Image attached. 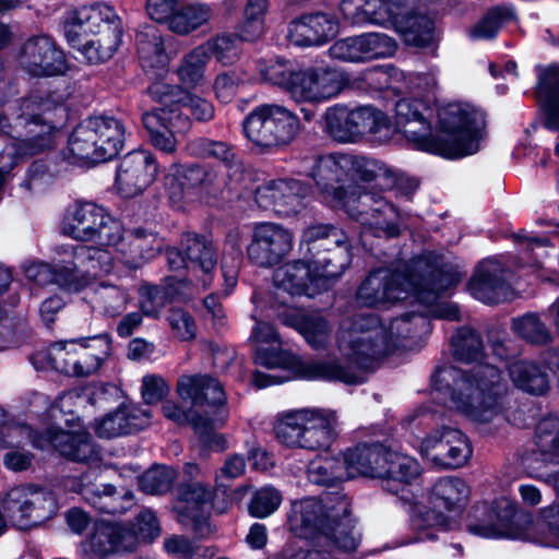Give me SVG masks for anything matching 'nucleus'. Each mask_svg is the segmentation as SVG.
Returning a JSON list of instances; mask_svg holds the SVG:
<instances>
[{"label": "nucleus", "mask_w": 559, "mask_h": 559, "mask_svg": "<svg viewBox=\"0 0 559 559\" xmlns=\"http://www.w3.org/2000/svg\"><path fill=\"white\" fill-rule=\"evenodd\" d=\"M213 497L211 487L203 483L181 484L177 488L175 511L178 521L190 526L200 537L211 533L209 506Z\"/></svg>", "instance_id": "obj_28"}, {"label": "nucleus", "mask_w": 559, "mask_h": 559, "mask_svg": "<svg viewBox=\"0 0 559 559\" xmlns=\"http://www.w3.org/2000/svg\"><path fill=\"white\" fill-rule=\"evenodd\" d=\"M136 537V548L141 543H150L160 535V526L154 511L141 510L133 523H124Z\"/></svg>", "instance_id": "obj_63"}, {"label": "nucleus", "mask_w": 559, "mask_h": 559, "mask_svg": "<svg viewBox=\"0 0 559 559\" xmlns=\"http://www.w3.org/2000/svg\"><path fill=\"white\" fill-rule=\"evenodd\" d=\"M338 8L344 19L353 24L386 25L392 20L390 9L378 7L373 0H340Z\"/></svg>", "instance_id": "obj_49"}, {"label": "nucleus", "mask_w": 559, "mask_h": 559, "mask_svg": "<svg viewBox=\"0 0 559 559\" xmlns=\"http://www.w3.org/2000/svg\"><path fill=\"white\" fill-rule=\"evenodd\" d=\"M277 317L285 325L298 331L313 349H324L331 342L333 325L319 312L286 308L278 311Z\"/></svg>", "instance_id": "obj_34"}, {"label": "nucleus", "mask_w": 559, "mask_h": 559, "mask_svg": "<svg viewBox=\"0 0 559 559\" xmlns=\"http://www.w3.org/2000/svg\"><path fill=\"white\" fill-rule=\"evenodd\" d=\"M343 75L329 67L295 71L287 94L297 103L318 104L336 96L343 88Z\"/></svg>", "instance_id": "obj_25"}, {"label": "nucleus", "mask_w": 559, "mask_h": 559, "mask_svg": "<svg viewBox=\"0 0 559 559\" xmlns=\"http://www.w3.org/2000/svg\"><path fill=\"white\" fill-rule=\"evenodd\" d=\"M301 246L307 247L311 259H333V253L341 248L349 253L345 236L330 225L308 227L302 234Z\"/></svg>", "instance_id": "obj_42"}, {"label": "nucleus", "mask_w": 559, "mask_h": 559, "mask_svg": "<svg viewBox=\"0 0 559 559\" xmlns=\"http://www.w3.org/2000/svg\"><path fill=\"white\" fill-rule=\"evenodd\" d=\"M414 267L424 270L414 298L427 307V313L404 314L383 324L377 316L356 314L341 321L336 343L341 354L358 367H367L403 345L407 337H414L429 330L427 314L438 319L459 320L460 309L455 304L439 298L459 283V277L448 274L431 260L421 255Z\"/></svg>", "instance_id": "obj_1"}, {"label": "nucleus", "mask_w": 559, "mask_h": 559, "mask_svg": "<svg viewBox=\"0 0 559 559\" xmlns=\"http://www.w3.org/2000/svg\"><path fill=\"white\" fill-rule=\"evenodd\" d=\"M366 61L392 57L396 49V41L383 33H367L361 35Z\"/></svg>", "instance_id": "obj_64"}, {"label": "nucleus", "mask_w": 559, "mask_h": 559, "mask_svg": "<svg viewBox=\"0 0 559 559\" xmlns=\"http://www.w3.org/2000/svg\"><path fill=\"white\" fill-rule=\"evenodd\" d=\"M182 249L188 260V267L198 275L201 286L206 289L213 281L216 267V247L213 241L195 234H187L182 240Z\"/></svg>", "instance_id": "obj_38"}, {"label": "nucleus", "mask_w": 559, "mask_h": 559, "mask_svg": "<svg viewBox=\"0 0 559 559\" xmlns=\"http://www.w3.org/2000/svg\"><path fill=\"white\" fill-rule=\"evenodd\" d=\"M64 35L90 63H102L109 60L121 44V19L106 3L82 7L66 22Z\"/></svg>", "instance_id": "obj_9"}, {"label": "nucleus", "mask_w": 559, "mask_h": 559, "mask_svg": "<svg viewBox=\"0 0 559 559\" xmlns=\"http://www.w3.org/2000/svg\"><path fill=\"white\" fill-rule=\"evenodd\" d=\"M323 119L324 130L341 143H356L366 135L384 143L394 134L390 118L373 106L348 108L334 105L325 110Z\"/></svg>", "instance_id": "obj_14"}, {"label": "nucleus", "mask_w": 559, "mask_h": 559, "mask_svg": "<svg viewBox=\"0 0 559 559\" xmlns=\"http://www.w3.org/2000/svg\"><path fill=\"white\" fill-rule=\"evenodd\" d=\"M150 96L167 108L180 106L189 108L198 121H209L214 117V106L211 102L183 91L180 86L155 82L148 87Z\"/></svg>", "instance_id": "obj_37"}, {"label": "nucleus", "mask_w": 559, "mask_h": 559, "mask_svg": "<svg viewBox=\"0 0 559 559\" xmlns=\"http://www.w3.org/2000/svg\"><path fill=\"white\" fill-rule=\"evenodd\" d=\"M62 230L72 239L107 248L119 236L120 221L95 203H76L68 210Z\"/></svg>", "instance_id": "obj_19"}, {"label": "nucleus", "mask_w": 559, "mask_h": 559, "mask_svg": "<svg viewBox=\"0 0 559 559\" xmlns=\"http://www.w3.org/2000/svg\"><path fill=\"white\" fill-rule=\"evenodd\" d=\"M420 452L438 466L459 468L467 463L473 450L467 437L461 430L442 427L421 441Z\"/></svg>", "instance_id": "obj_26"}, {"label": "nucleus", "mask_w": 559, "mask_h": 559, "mask_svg": "<svg viewBox=\"0 0 559 559\" xmlns=\"http://www.w3.org/2000/svg\"><path fill=\"white\" fill-rule=\"evenodd\" d=\"M157 167L153 155L144 150L128 153L119 163L116 186L124 198L142 193L155 179Z\"/></svg>", "instance_id": "obj_30"}, {"label": "nucleus", "mask_w": 559, "mask_h": 559, "mask_svg": "<svg viewBox=\"0 0 559 559\" xmlns=\"http://www.w3.org/2000/svg\"><path fill=\"white\" fill-rule=\"evenodd\" d=\"M293 248L292 230L277 223H257L247 246V257L252 264L269 269L286 259Z\"/></svg>", "instance_id": "obj_22"}, {"label": "nucleus", "mask_w": 559, "mask_h": 559, "mask_svg": "<svg viewBox=\"0 0 559 559\" xmlns=\"http://www.w3.org/2000/svg\"><path fill=\"white\" fill-rule=\"evenodd\" d=\"M176 392L183 401H189L193 407L207 406L209 417H214L218 409H226L227 396L223 384L207 373L182 374L177 380Z\"/></svg>", "instance_id": "obj_31"}, {"label": "nucleus", "mask_w": 559, "mask_h": 559, "mask_svg": "<svg viewBox=\"0 0 559 559\" xmlns=\"http://www.w3.org/2000/svg\"><path fill=\"white\" fill-rule=\"evenodd\" d=\"M136 550V537L122 522L100 520L80 543L82 559H106Z\"/></svg>", "instance_id": "obj_23"}, {"label": "nucleus", "mask_w": 559, "mask_h": 559, "mask_svg": "<svg viewBox=\"0 0 559 559\" xmlns=\"http://www.w3.org/2000/svg\"><path fill=\"white\" fill-rule=\"evenodd\" d=\"M210 58L202 45L185 53L177 69L179 81L188 87H197L205 80V70Z\"/></svg>", "instance_id": "obj_56"}, {"label": "nucleus", "mask_w": 559, "mask_h": 559, "mask_svg": "<svg viewBox=\"0 0 559 559\" xmlns=\"http://www.w3.org/2000/svg\"><path fill=\"white\" fill-rule=\"evenodd\" d=\"M537 95L544 106L545 127L558 132L555 152L559 156V64H551L539 74Z\"/></svg>", "instance_id": "obj_43"}, {"label": "nucleus", "mask_w": 559, "mask_h": 559, "mask_svg": "<svg viewBox=\"0 0 559 559\" xmlns=\"http://www.w3.org/2000/svg\"><path fill=\"white\" fill-rule=\"evenodd\" d=\"M187 151L192 156L203 158H215L221 160L227 167H229L230 170H233L234 175L237 176V178H240L241 174L246 173L242 171L241 166L239 164L234 163V151L225 142L198 138L188 142Z\"/></svg>", "instance_id": "obj_53"}, {"label": "nucleus", "mask_w": 559, "mask_h": 559, "mask_svg": "<svg viewBox=\"0 0 559 559\" xmlns=\"http://www.w3.org/2000/svg\"><path fill=\"white\" fill-rule=\"evenodd\" d=\"M266 9L267 0H247L243 21L239 26L240 35L245 40H254L262 35Z\"/></svg>", "instance_id": "obj_59"}, {"label": "nucleus", "mask_w": 559, "mask_h": 559, "mask_svg": "<svg viewBox=\"0 0 559 559\" xmlns=\"http://www.w3.org/2000/svg\"><path fill=\"white\" fill-rule=\"evenodd\" d=\"M432 381L437 391L453 381L451 406L468 419L498 426L508 421L509 383L497 367L478 365L471 371L442 367L432 376Z\"/></svg>", "instance_id": "obj_5"}, {"label": "nucleus", "mask_w": 559, "mask_h": 559, "mask_svg": "<svg viewBox=\"0 0 559 559\" xmlns=\"http://www.w3.org/2000/svg\"><path fill=\"white\" fill-rule=\"evenodd\" d=\"M512 330L521 338L533 344H546L551 335L536 313H525L512 320Z\"/></svg>", "instance_id": "obj_58"}, {"label": "nucleus", "mask_w": 559, "mask_h": 559, "mask_svg": "<svg viewBox=\"0 0 559 559\" xmlns=\"http://www.w3.org/2000/svg\"><path fill=\"white\" fill-rule=\"evenodd\" d=\"M118 235L107 249L112 254L114 264L119 262L130 270H136L153 260L163 247L158 235L144 227L124 229L120 223Z\"/></svg>", "instance_id": "obj_24"}, {"label": "nucleus", "mask_w": 559, "mask_h": 559, "mask_svg": "<svg viewBox=\"0 0 559 559\" xmlns=\"http://www.w3.org/2000/svg\"><path fill=\"white\" fill-rule=\"evenodd\" d=\"M350 162L349 173L362 181H374L382 190L391 189L396 183L394 170L378 159L350 155Z\"/></svg>", "instance_id": "obj_51"}, {"label": "nucleus", "mask_w": 559, "mask_h": 559, "mask_svg": "<svg viewBox=\"0 0 559 559\" xmlns=\"http://www.w3.org/2000/svg\"><path fill=\"white\" fill-rule=\"evenodd\" d=\"M283 500L282 493L274 487L265 486L254 492L249 503L252 516L264 519L274 513Z\"/></svg>", "instance_id": "obj_61"}, {"label": "nucleus", "mask_w": 559, "mask_h": 559, "mask_svg": "<svg viewBox=\"0 0 559 559\" xmlns=\"http://www.w3.org/2000/svg\"><path fill=\"white\" fill-rule=\"evenodd\" d=\"M142 121L150 134L152 145L165 153L176 151L175 133L185 132L190 128V120L183 112L166 106L143 114Z\"/></svg>", "instance_id": "obj_32"}, {"label": "nucleus", "mask_w": 559, "mask_h": 559, "mask_svg": "<svg viewBox=\"0 0 559 559\" xmlns=\"http://www.w3.org/2000/svg\"><path fill=\"white\" fill-rule=\"evenodd\" d=\"M63 111L53 94L36 92L0 108V134L14 141L19 153L36 154L53 144L56 126L52 117Z\"/></svg>", "instance_id": "obj_7"}, {"label": "nucleus", "mask_w": 559, "mask_h": 559, "mask_svg": "<svg viewBox=\"0 0 559 559\" xmlns=\"http://www.w3.org/2000/svg\"><path fill=\"white\" fill-rule=\"evenodd\" d=\"M229 189L242 199L252 195L259 207L284 216L296 214L301 199L308 193V189L298 180H272L259 185L254 182L253 175L247 171L240 178H231Z\"/></svg>", "instance_id": "obj_18"}, {"label": "nucleus", "mask_w": 559, "mask_h": 559, "mask_svg": "<svg viewBox=\"0 0 559 559\" xmlns=\"http://www.w3.org/2000/svg\"><path fill=\"white\" fill-rule=\"evenodd\" d=\"M130 299L127 289L103 283L93 290L90 302L95 311L105 317L115 318L127 309Z\"/></svg>", "instance_id": "obj_48"}, {"label": "nucleus", "mask_w": 559, "mask_h": 559, "mask_svg": "<svg viewBox=\"0 0 559 559\" xmlns=\"http://www.w3.org/2000/svg\"><path fill=\"white\" fill-rule=\"evenodd\" d=\"M245 136L261 148L290 144L301 130L298 116L280 104H263L253 108L242 121Z\"/></svg>", "instance_id": "obj_15"}, {"label": "nucleus", "mask_w": 559, "mask_h": 559, "mask_svg": "<svg viewBox=\"0 0 559 559\" xmlns=\"http://www.w3.org/2000/svg\"><path fill=\"white\" fill-rule=\"evenodd\" d=\"M350 263V253L338 249L333 259L295 260L280 266L273 274L278 290L290 296L313 297L340 277Z\"/></svg>", "instance_id": "obj_12"}, {"label": "nucleus", "mask_w": 559, "mask_h": 559, "mask_svg": "<svg viewBox=\"0 0 559 559\" xmlns=\"http://www.w3.org/2000/svg\"><path fill=\"white\" fill-rule=\"evenodd\" d=\"M177 472L169 466L158 465L146 471L139 479L141 489L150 495L167 492L175 479Z\"/></svg>", "instance_id": "obj_60"}, {"label": "nucleus", "mask_w": 559, "mask_h": 559, "mask_svg": "<svg viewBox=\"0 0 559 559\" xmlns=\"http://www.w3.org/2000/svg\"><path fill=\"white\" fill-rule=\"evenodd\" d=\"M19 64L28 74L38 78L63 74L67 70L63 51L47 36L29 38L22 48Z\"/></svg>", "instance_id": "obj_29"}, {"label": "nucleus", "mask_w": 559, "mask_h": 559, "mask_svg": "<svg viewBox=\"0 0 559 559\" xmlns=\"http://www.w3.org/2000/svg\"><path fill=\"white\" fill-rule=\"evenodd\" d=\"M58 254V286L71 293L85 288L92 277L114 270V258L107 248L67 246L61 247Z\"/></svg>", "instance_id": "obj_17"}, {"label": "nucleus", "mask_w": 559, "mask_h": 559, "mask_svg": "<svg viewBox=\"0 0 559 559\" xmlns=\"http://www.w3.org/2000/svg\"><path fill=\"white\" fill-rule=\"evenodd\" d=\"M258 71L263 81L282 87L287 93L295 71L283 59L259 60Z\"/></svg>", "instance_id": "obj_62"}, {"label": "nucleus", "mask_w": 559, "mask_h": 559, "mask_svg": "<svg viewBox=\"0 0 559 559\" xmlns=\"http://www.w3.org/2000/svg\"><path fill=\"white\" fill-rule=\"evenodd\" d=\"M163 414L176 424H190L204 449L224 451L227 449L225 437L216 430L223 427L227 420L228 412L218 409L214 417L201 414L194 409L183 411L177 403L166 401L162 406Z\"/></svg>", "instance_id": "obj_27"}, {"label": "nucleus", "mask_w": 559, "mask_h": 559, "mask_svg": "<svg viewBox=\"0 0 559 559\" xmlns=\"http://www.w3.org/2000/svg\"><path fill=\"white\" fill-rule=\"evenodd\" d=\"M344 463L348 478L364 476L381 480L382 488L391 493H400L401 501L408 506L412 513V525L418 532L416 540L435 539L433 525L439 520V514L419 510V502L408 498L405 492L411 483L420 473L418 462L409 455L393 451L383 444H358L344 453Z\"/></svg>", "instance_id": "obj_3"}, {"label": "nucleus", "mask_w": 559, "mask_h": 559, "mask_svg": "<svg viewBox=\"0 0 559 559\" xmlns=\"http://www.w3.org/2000/svg\"><path fill=\"white\" fill-rule=\"evenodd\" d=\"M251 340L255 349V362L271 369H283L289 376L278 378L255 371L252 382L258 389L282 383L290 378L307 380L340 381L345 384H360L365 381L358 367L344 366L340 361H310L282 348V341L274 326L258 321L252 329Z\"/></svg>", "instance_id": "obj_6"}, {"label": "nucleus", "mask_w": 559, "mask_h": 559, "mask_svg": "<svg viewBox=\"0 0 559 559\" xmlns=\"http://www.w3.org/2000/svg\"><path fill=\"white\" fill-rule=\"evenodd\" d=\"M472 296L484 304H498L506 297V269L497 259L479 263L468 283Z\"/></svg>", "instance_id": "obj_36"}, {"label": "nucleus", "mask_w": 559, "mask_h": 559, "mask_svg": "<svg viewBox=\"0 0 559 559\" xmlns=\"http://www.w3.org/2000/svg\"><path fill=\"white\" fill-rule=\"evenodd\" d=\"M82 352L76 350L73 377H90L96 373L111 354L112 341L108 333L81 338Z\"/></svg>", "instance_id": "obj_41"}, {"label": "nucleus", "mask_w": 559, "mask_h": 559, "mask_svg": "<svg viewBox=\"0 0 559 559\" xmlns=\"http://www.w3.org/2000/svg\"><path fill=\"white\" fill-rule=\"evenodd\" d=\"M335 412L324 408H298L280 413L274 433L283 445L308 451L328 449L334 440Z\"/></svg>", "instance_id": "obj_11"}, {"label": "nucleus", "mask_w": 559, "mask_h": 559, "mask_svg": "<svg viewBox=\"0 0 559 559\" xmlns=\"http://www.w3.org/2000/svg\"><path fill=\"white\" fill-rule=\"evenodd\" d=\"M213 15V8L207 3L181 4L179 2L166 27L178 36H187L206 25Z\"/></svg>", "instance_id": "obj_45"}, {"label": "nucleus", "mask_w": 559, "mask_h": 559, "mask_svg": "<svg viewBox=\"0 0 559 559\" xmlns=\"http://www.w3.org/2000/svg\"><path fill=\"white\" fill-rule=\"evenodd\" d=\"M124 140V127L109 116H93L81 121L68 140L70 157L79 163H103L118 155Z\"/></svg>", "instance_id": "obj_13"}, {"label": "nucleus", "mask_w": 559, "mask_h": 559, "mask_svg": "<svg viewBox=\"0 0 559 559\" xmlns=\"http://www.w3.org/2000/svg\"><path fill=\"white\" fill-rule=\"evenodd\" d=\"M84 500L99 512L120 514L127 512L134 502L133 493L129 490L118 491L108 484H80L73 487Z\"/></svg>", "instance_id": "obj_40"}, {"label": "nucleus", "mask_w": 559, "mask_h": 559, "mask_svg": "<svg viewBox=\"0 0 559 559\" xmlns=\"http://www.w3.org/2000/svg\"><path fill=\"white\" fill-rule=\"evenodd\" d=\"M242 40L245 39L240 34L224 33L209 38L201 45L210 59L214 57L218 63L228 67L240 59Z\"/></svg>", "instance_id": "obj_54"}, {"label": "nucleus", "mask_w": 559, "mask_h": 559, "mask_svg": "<svg viewBox=\"0 0 559 559\" xmlns=\"http://www.w3.org/2000/svg\"><path fill=\"white\" fill-rule=\"evenodd\" d=\"M47 417L51 424L47 425L43 433L36 435L26 425L5 420L4 412L0 408V448L20 447L23 442L29 441L35 448H53L61 455L78 462H87L98 456L87 432L63 429V424L69 425L71 419L60 408L59 402L49 406Z\"/></svg>", "instance_id": "obj_8"}, {"label": "nucleus", "mask_w": 559, "mask_h": 559, "mask_svg": "<svg viewBox=\"0 0 559 559\" xmlns=\"http://www.w3.org/2000/svg\"><path fill=\"white\" fill-rule=\"evenodd\" d=\"M536 450L524 460L530 476L551 486L559 497V416L544 417L537 425Z\"/></svg>", "instance_id": "obj_20"}, {"label": "nucleus", "mask_w": 559, "mask_h": 559, "mask_svg": "<svg viewBox=\"0 0 559 559\" xmlns=\"http://www.w3.org/2000/svg\"><path fill=\"white\" fill-rule=\"evenodd\" d=\"M150 418L148 411L126 405L108 413L96 424L95 431L100 438H116L143 429L148 425Z\"/></svg>", "instance_id": "obj_39"}, {"label": "nucleus", "mask_w": 559, "mask_h": 559, "mask_svg": "<svg viewBox=\"0 0 559 559\" xmlns=\"http://www.w3.org/2000/svg\"><path fill=\"white\" fill-rule=\"evenodd\" d=\"M396 269L380 267L371 271L357 292V300L367 307H388L409 296H415L419 284V275L424 270H416L414 263Z\"/></svg>", "instance_id": "obj_16"}, {"label": "nucleus", "mask_w": 559, "mask_h": 559, "mask_svg": "<svg viewBox=\"0 0 559 559\" xmlns=\"http://www.w3.org/2000/svg\"><path fill=\"white\" fill-rule=\"evenodd\" d=\"M307 476L317 485H333L349 479L344 456L342 459L330 455L317 456L309 463Z\"/></svg>", "instance_id": "obj_52"}, {"label": "nucleus", "mask_w": 559, "mask_h": 559, "mask_svg": "<svg viewBox=\"0 0 559 559\" xmlns=\"http://www.w3.org/2000/svg\"><path fill=\"white\" fill-rule=\"evenodd\" d=\"M452 352L457 360L472 362L483 357L484 344L475 330L461 328L452 337Z\"/></svg>", "instance_id": "obj_57"}, {"label": "nucleus", "mask_w": 559, "mask_h": 559, "mask_svg": "<svg viewBox=\"0 0 559 559\" xmlns=\"http://www.w3.org/2000/svg\"><path fill=\"white\" fill-rule=\"evenodd\" d=\"M135 45L144 69H160L167 66L168 55L165 50L164 38L155 26L151 24L141 26L135 35Z\"/></svg>", "instance_id": "obj_44"}, {"label": "nucleus", "mask_w": 559, "mask_h": 559, "mask_svg": "<svg viewBox=\"0 0 559 559\" xmlns=\"http://www.w3.org/2000/svg\"><path fill=\"white\" fill-rule=\"evenodd\" d=\"M349 154H329L317 159L311 173L312 179L323 190H333L334 205L358 222L364 233L376 237H394L400 233L403 215L381 193L368 192L360 186L352 185L346 188H334L349 174Z\"/></svg>", "instance_id": "obj_4"}, {"label": "nucleus", "mask_w": 559, "mask_h": 559, "mask_svg": "<svg viewBox=\"0 0 559 559\" xmlns=\"http://www.w3.org/2000/svg\"><path fill=\"white\" fill-rule=\"evenodd\" d=\"M516 503L499 499L489 509L485 521L471 524L468 531L485 538H509L559 548V508L544 510L548 520L533 521L531 514L519 512Z\"/></svg>", "instance_id": "obj_10"}, {"label": "nucleus", "mask_w": 559, "mask_h": 559, "mask_svg": "<svg viewBox=\"0 0 559 559\" xmlns=\"http://www.w3.org/2000/svg\"><path fill=\"white\" fill-rule=\"evenodd\" d=\"M328 503L313 497L294 501L288 514L290 530L306 538L325 533L331 522V514L326 511L333 510Z\"/></svg>", "instance_id": "obj_33"}, {"label": "nucleus", "mask_w": 559, "mask_h": 559, "mask_svg": "<svg viewBox=\"0 0 559 559\" xmlns=\"http://www.w3.org/2000/svg\"><path fill=\"white\" fill-rule=\"evenodd\" d=\"M167 180L178 181L179 186L174 187L170 198L174 201H180L185 187H210L214 185L215 174L200 165L173 164L168 168Z\"/></svg>", "instance_id": "obj_50"}, {"label": "nucleus", "mask_w": 559, "mask_h": 559, "mask_svg": "<svg viewBox=\"0 0 559 559\" xmlns=\"http://www.w3.org/2000/svg\"><path fill=\"white\" fill-rule=\"evenodd\" d=\"M338 33L334 17L325 13L306 14L293 21L289 26V39L300 47L321 46L333 39Z\"/></svg>", "instance_id": "obj_35"}, {"label": "nucleus", "mask_w": 559, "mask_h": 559, "mask_svg": "<svg viewBox=\"0 0 559 559\" xmlns=\"http://www.w3.org/2000/svg\"><path fill=\"white\" fill-rule=\"evenodd\" d=\"M4 509L16 527L29 530L56 513V501L51 492L32 485H20L5 493Z\"/></svg>", "instance_id": "obj_21"}, {"label": "nucleus", "mask_w": 559, "mask_h": 559, "mask_svg": "<svg viewBox=\"0 0 559 559\" xmlns=\"http://www.w3.org/2000/svg\"><path fill=\"white\" fill-rule=\"evenodd\" d=\"M396 21L388 22L399 32L407 45L425 47L432 40L433 22L426 15L411 14L406 9L396 13Z\"/></svg>", "instance_id": "obj_46"}, {"label": "nucleus", "mask_w": 559, "mask_h": 559, "mask_svg": "<svg viewBox=\"0 0 559 559\" xmlns=\"http://www.w3.org/2000/svg\"><path fill=\"white\" fill-rule=\"evenodd\" d=\"M435 501L447 510L461 508L468 499L469 488L459 477H442L438 479L431 491Z\"/></svg>", "instance_id": "obj_55"}, {"label": "nucleus", "mask_w": 559, "mask_h": 559, "mask_svg": "<svg viewBox=\"0 0 559 559\" xmlns=\"http://www.w3.org/2000/svg\"><path fill=\"white\" fill-rule=\"evenodd\" d=\"M509 377L513 384L531 394H544L548 388L547 373L534 361L514 360L508 365Z\"/></svg>", "instance_id": "obj_47"}, {"label": "nucleus", "mask_w": 559, "mask_h": 559, "mask_svg": "<svg viewBox=\"0 0 559 559\" xmlns=\"http://www.w3.org/2000/svg\"><path fill=\"white\" fill-rule=\"evenodd\" d=\"M430 99H400L395 105L394 132L401 131L417 148L449 159L477 153L485 130V115L471 104L453 102L437 109V135L431 134Z\"/></svg>", "instance_id": "obj_2"}]
</instances>
